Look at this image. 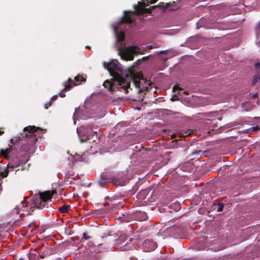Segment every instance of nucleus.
I'll list each match as a JSON object with an SVG mask.
<instances>
[{
	"mask_svg": "<svg viewBox=\"0 0 260 260\" xmlns=\"http://www.w3.org/2000/svg\"><path fill=\"white\" fill-rule=\"evenodd\" d=\"M134 214L131 216V218H134L140 221H144L147 219V214L142 210L133 211Z\"/></svg>",
	"mask_w": 260,
	"mask_h": 260,
	"instance_id": "obj_11",
	"label": "nucleus"
},
{
	"mask_svg": "<svg viewBox=\"0 0 260 260\" xmlns=\"http://www.w3.org/2000/svg\"><path fill=\"white\" fill-rule=\"evenodd\" d=\"M117 220V222L121 221L122 222H128L130 221V217L128 215L125 216V215H123L122 217L120 216L118 218H116Z\"/></svg>",
	"mask_w": 260,
	"mask_h": 260,
	"instance_id": "obj_17",
	"label": "nucleus"
},
{
	"mask_svg": "<svg viewBox=\"0 0 260 260\" xmlns=\"http://www.w3.org/2000/svg\"><path fill=\"white\" fill-rule=\"evenodd\" d=\"M76 84L74 83L73 80L71 79H69L68 81L64 83V87L62 90V91L59 93V95L61 98H63L66 96V94L63 93V91H67L70 89L73 85H76Z\"/></svg>",
	"mask_w": 260,
	"mask_h": 260,
	"instance_id": "obj_13",
	"label": "nucleus"
},
{
	"mask_svg": "<svg viewBox=\"0 0 260 260\" xmlns=\"http://www.w3.org/2000/svg\"><path fill=\"white\" fill-rule=\"evenodd\" d=\"M255 69L259 71H260V63L259 62H256L254 65Z\"/></svg>",
	"mask_w": 260,
	"mask_h": 260,
	"instance_id": "obj_26",
	"label": "nucleus"
},
{
	"mask_svg": "<svg viewBox=\"0 0 260 260\" xmlns=\"http://www.w3.org/2000/svg\"><path fill=\"white\" fill-rule=\"evenodd\" d=\"M166 52H167V50H161V51L158 52V53H159V54H164V53H165Z\"/></svg>",
	"mask_w": 260,
	"mask_h": 260,
	"instance_id": "obj_34",
	"label": "nucleus"
},
{
	"mask_svg": "<svg viewBox=\"0 0 260 260\" xmlns=\"http://www.w3.org/2000/svg\"><path fill=\"white\" fill-rule=\"evenodd\" d=\"M91 238V237L88 236L85 233L83 234V238L85 240H88Z\"/></svg>",
	"mask_w": 260,
	"mask_h": 260,
	"instance_id": "obj_27",
	"label": "nucleus"
},
{
	"mask_svg": "<svg viewBox=\"0 0 260 260\" xmlns=\"http://www.w3.org/2000/svg\"><path fill=\"white\" fill-rule=\"evenodd\" d=\"M101 178L102 181H105V182H112L114 184L122 185L124 184L125 181H120L118 179H114L111 176V173L108 171L103 172L101 175Z\"/></svg>",
	"mask_w": 260,
	"mask_h": 260,
	"instance_id": "obj_8",
	"label": "nucleus"
},
{
	"mask_svg": "<svg viewBox=\"0 0 260 260\" xmlns=\"http://www.w3.org/2000/svg\"><path fill=\"white\" fill-rule=\"evenodd\" d=\"M48 255V250H45L41 252L38 253V255H37L36 254H30L29 256V258L30 260H32L33 258H36L38 259V257H40L41 258H44Z\"/></svg>",
	"mask_w": 260,
	"mask_h": 260,
	"instance_id": "obj_14",
	"label": "nucleus"
},
{
	"mask_svg": "<svg viewBox=\"0 0 260 260\" xmlns=\"http://www.w3.org/2000/svg\"><path fill=\"white\" fill-rule=\"evenodd\" d=\"M2 185H1V183L0 182V192L2 191Z\"/></svg>",
	"mask_w": 260,
	"mask_h": 260,
	"instance_id": "obj_35",
	"label": "nucleus"
},
{
	"mask_svg": "<svg viewBox=\"0 0 260 260\" xmlns=\"http://www.w3.org/2000/svg\"><path fill=\"white\" fill-rule=\"evenodd\" d=\"M151 56H144L141 59H138L131 66V81H133L136 87L139 89L138 92L148 91L151 89L150 81L144 78L141 73L135 72L136 70L139 69L142 62L147 60Z\"/></svg>",
	"mask_w": 260,
	"mask_h": 260,
	"instance_id": "obj_3",
	"label": "nucleus"
},
{
	"mask_svg": "<svg viewBox=\"0 0 260 260\" xmlns=\"http://www.w3.org/2000/svg\"><path fill=\"white\" fill-rule=\"evenodd\" d=\"M99 184H100L101 186L104 187L105 183L103 182L102 181H99Z\"/></svg>",
	"mask_w": 260,
	"mask_h": 260,
	"instance_id": "obj_33",
	"label": "nucleus"
},
{
	"mask_svg": "<svg viewBox=\"0 0 260 260\" xmlns=\"http://www.w3.org/2000/svg\"><path fill=\"white\" fill-rule=\"evenodd\" d=\"M260 79L259 75H255L253 79L252 84L254 85Z\"/></svg>",
	"mask_w": 260,
	"mask_h": 260,
	"instance_id": "obj_22",
	"label": "nucleus"
},
{
	"mask_svg": "<svg viewBox=\"0 0 260 260\" xmlns=\"http://www.w3.org/2000/svg\"><path fill=\"white\" fill-rule=\"evenodd\" d=\"M143 247L144 251H151L156 248V244L151 240L146 239L143 243Z\"/></svg>",
	"mask_w": 260,
	"mask_h": 260,
	"instance_id": "obj_10",
	"label": "nucleus"
},
{
	"mask_svg": "<svg viewBox=\"0 0 260 260\" xmlns=\"http://www.w3.org/2000/svg\"><path fill=\"white\" fill-rule=\"evenodd\" d=\"M19 260H24L23 258H20Z\"/></svg>",
	"mask_w": 260,
	"mask_h": 260,
	"instance_id": "obj_43",
	"label": "nucleus"
},
{
	"mask_svg": "<svg viewBox=\"0 0 260 260\" xmlns=\"http://www.w3.org/2000/svg\"><path fill=\"white\" fill-rule=\"evenodd\" d=\"M259 176H260V174H259Z\"/></svg>",
	"mask_w": 260,
	"mask_h": 260,
	"instance_id": "obj_44",
	"label": "nucleus"
},
{
	"mask_svg": "<svg viewBox=\"0 0 260 260\" xmlns=\"http://www.w3.org/2000/svg\"><path fill=\"white\" fill-rule=\"evenodd\" d=\"M131 108H133L135 110H140L141 108V107H131Z\"/></svg>",
	"mask_w": 260,
	"mask_h": 260,
	"instance_id": "obj_32",
	"label": "nucleus"
},
{
	"mask_svg": "<svg viewBox=\"0 0 260 260\" xmlns=\"http://www.w3.org/2000/svg\"><path fill=\"white\" fill-rule=\"evenodd\" d=\"M48 104H46V105H45V108H46V109H48Z\"/></svg>",
	"mask_w": 260,
	"mask_h": 260,
	"instance_id": "obj_38",
	"label": "nucleus"
},
{
	"mask_svg": "<svg viewBox=\"0 0 260 260\" xmlns=\"http://www.w3.org/2000/svg\"><path fill=\"white\" fill-rule=\"evenodd\" d=\"M114 179H118L121 182L122 181H124L125 182H124V184H122V185L116 184L117 185H118V186H124V185H126L127 183H128L129 182L128 177L127 176H125V174H124L123 173L122 174H119L116 177H114Z\"/></svg>",
	"mask_w": 260,
	"mask_h": 260,
	"instance_id": "obj_15",
	"label": "nucleus"
},
{
	"mask_svg": "<svg viewBox=\"0 0 260 260\" xmlns=\"http://www.w3.org/2000/svg\"><path fill=\"white\" fill-rule=\"evenodd\" d=\"M110 236L113 237L112 240L114 241V243L116 245L122 244L128 238V236L125 234H121L119 236L117 234H114L110 235Z\"/></svg>",
	"mask_w": 260,
	"mask_h": 260,
	"instance_id": "obj_9",
	"label": "nucleus"
},
{
	"mask_svg": "<svg viewBox=\"0 0 260 260\" xmlns=\"http://www.w3.org/2000/svg\"><path fill=\"white\" fill-rule=\"evenodd\" d=\"M140 199H144V197H142V198H139Z\"/></svg>",
	"mask_w": 260,
	"mask_h": 260,
	"instance_id": "obj_42",
	"label": "nucleus"
},
{
	"mask_svg": "<svg viewBox=\"0 0 260 260\" xmlns=\"http://www.w3.org/2000/svg\"><path fill=\"white\" fill-rule=\"evenodd\" d=\"M77 132L82 143L86 142L96 133L91 124L81 126L79 129H77Z\"/></svg>",
	"mask_w": 260,
	"mask_h": 260,
	"instance_id": "obj_5",
	"label": "nucleus"
},
{
	"mask_svg": "<svg viewBox=\"0 0 260 260\" xmlns=\"http://www.w3.org/2000/svg\"><path fill=\"white\" fill-rule=\"evenodd\" d=\"M27 206V203H26L25 200H23L22 202H21L20 207H26Z\"/></svg>",
	"mask_w": 260,
	"mask_h": 260,
	"instance_id": "obj_25",
	"label": "nucleus"
},
{
	"mask_svg": "<svg viewBox=\"0 0 260 260\" xmlns=\"http://www.w3.org/2000/svg\"><path fill=\"white\" fill-rule=\"evenodd\" d=\"M167 60V58H164V60L166 61Z\"/></svg>",
	"mask_w": 260,
	"mask_h": 260,
	"instance_id": "obj_40",
	"label": "nucleus"
},
{
	"mask_svg": "<svg viewBox=\"0 0 260 260\" xmlns=\"http://www.w3.org/2000/svg\"><path fill=\"white\" fill-rule=\"evenodd\" d=\"M119 249H120V250L121 251H127V250H129L130 249V245L128 243V242H127L124 245H123L122 246H121L119 248Z\"/></svg>",
	"mask_w": 260,
	"mask_h": 260,
	"instance_id": "obj_20",
	"label": "nucleus"
},
{
	"mask_svg": "<svg viewBox=\"0 0 260 260\" xmlns=\"http://www.w3.org/2000/svg\"><path fill=\"white\" fill-rule=\"evenodd\" d=\"M55 193H56L55 190H48L40 193L39 198L36 199L35 202L36 206L40 209L48 208V206L47 202L50 200Z\"/></svg>",
	"mask_w": 260,
	"mask_h": 260,
	"instance_id": "obj_6",
	"label": "nucleus"
},
{
	"mask_svg": "<svg viewBox=\"0 0 260 260\" xmlns=\"http://www.w3.org/2000/svg\"><path fill=\"white\" fill-rule=\"evenodd\" d=\"M79 112V108H77L75 109V113L74 114V115H73V119L74 120V123L75 124L76 123V121H75V116L76 115L78 114V112Z\"/></svg>",
	"mask_w": 260,
	"mask_h": 260,
	"instance_id": "obj_24",
	"label": "nucleus"
},
{
	"mask_svg": "<svg viewBox=\"0 0 260 260\" xmlns=\"http://www.w3.org/2000/svg\"><path fill=\"white\" fill-rule=\"evenodd\" d=\"M104 67L113 77L111 80H107L103 83L109 91H115L119 88L126 89L129 88L130 82L123 78L122 69L117 60H112L108 63L104 62Z\"/></svg>",
	"mask_w": 260,
	"mask_h": 260,
	"instance_id": "obj_2",
	"label": "nucleus"
},
{
	"mask_svg": "<svg viewBox=\"0 0 260 260\" xmlns=\"http://www.w3.org/2000/svg\"><path fill=\"white\" fill-rule=\"evenodd\" d=\"M190 134V133H186V136L189 135Z\"/></svg>",
	"mask_w": 260,
	"mask_h": 260,
	"instance_id": "obj_39",
	"label": "nucleus"
},
{
	"mask_svg": "<svg viewBox=\"0 0 260 260\" xmlns=\"http://www.w3.org/2000/svg\"><path fill=\"white\" fill-rule=\"evenodd\" d=\"M74 79L77 82H78V83H76V85H78L79 83H80L81 82L85 81V79L81 75H78V76H76L75 77ZM74 82H75L74 81ZM74 83L75 84V83Z\"/></svg>",
	"mask_w": 260,
	"mask_h": 260,
	"instance_id": "obj_18",
	"label": "nucleus"
},
{
	"mask_svg": "<svg viewBox=\"0 0 260 260\" xmlns=\"http://www.w3.org/2000/svg\"><path fill=\"white\" fill-rule=\"evenodd\" d=\"M178 100V98L176 95H174L171 99L172 101H175V100Z\"/></svg>",
	"mask_w": 260,
	"mask_h": 260,
	"instance_id": "obj_29",
	"label": "nucleus"
},
{
	"mask_svg": "<svg viewBox=\"0 0 260 260\" xmlns=\"http://www.w3.org/2000/svg\"><path fill=\"white\" fill-rule=\"evenodd\" d=\"M115 35L116 37L118 51L121 58L124 60H130V45H126L124 42L125 35L129 34L130 28V11H125L124 16L119 22L112 24Z\"/></svg>",
	"mask_w": 260,
	"mask_h": 260,
	"instance_id": "obj_1",
	"label": "nucleus"
},
{
	"mask_svg": "<svg viewBox=\"0 0 260 260\" xmlns=\"http://www.w3.org/2000/svg\"><path fill=\"white\" fill-rule=\"evenodd\" d=\"M127 71H128V72H130V69H129V68H128V69H127Z\"/></svg>",
	"mask_w": 260,
	"mask_h": 260,
	"instance_id": "obj_41",
	"label": "nucleus"
},
{
	"mask_svg": "<svg viewBox=\"0 0 260 260\" xmlns=\"http://www.w3.org/2000/svg\"><path fill=\"white\" fill-rule=\"evenodd\" d=\"M32 223H29L27 225L28 227H31Z\"/></svg>",
	"mask_w": 260,
	"mask_h": 260,
	"instance_id": "obj_37",
	"label": "nucleus"
},
{
	"mask_svg": "<svg viewBox=\"0 0 260 260\" xmlns=\"http://www.w3.org/2000/svg\"><path fill=\"white\" fill-rule=\"evenodd\" d=\"M40 129L39 127H37L35 126L29 125L24 128L23 131L25 134H21L20 136L16 137L15 138L11 139V143L15 144V142L20 140H22L24 139H27V141L30 144L35 143L38 140V137L35 134L38 129Z\"/></svg>",
	"mask_w": 260,
	"mask_h": 260,
	"instance_id": "obj_4",
	"label": "nucleus"
},
{
	"mask_svg": "<svg viewBox=\"0 0 260 260\" xmlns=\"http://www.w3.org/2000/svg\"><path fill=\"white\" fill-rule=\"evenodd\" d=\"M153 48H154V47L152 45H148V46H146L145 48H144V49H145V51L147 50H150V49H152Z\"/></svg>",
	"mask_w": 260,
	"mask_h": 260,
	"instance_id": "obj_28",
	"label": "nucleus"
},
{
	"mask_svg": "<svg viewBox=\"0 0 260 260\" xmlns=\"http://www.w3.org/2000/svg\"><path fill=\"white\" fill-rule=\"evenodd\" d=\"M176 90H182V88L180 87L178 85H175L173 87V90L175 91Z\"/></svg>",
	"mask_w": 260,
	"mask_h": 260,
	"instance_id": "obj_23",
	"label": "nucleus"
},
{
	"mask_svg": "<svg viewBox=\"0 0 260 260\" xmlns=\"http://www.w3.org/2000/svg\"><path fill=\"white\" fill-rule=\"evenodd\" d=\"M134 12H133L131 11V26L132 25V24L133 23V20L134 19H136V13L138 15L143 14L144 13H147L150 12V10L148 8H146L143 6L141 5V4H139V5L136 6L135 5L134 6Z\"/></svg>",
	"mask_w": 260,
	"mask_h": 260,
	"instance_id": "obj_7",
	"label": "nucleus"
},
{
	"mask_svg": "<svg viewBox=\"0 0 260 260\" xmlns=\"http://www.w3.org/2000/svg\"><path fill=\"white\" fill-rule=\"evenodd\" d=\"M145 49L137 45H131V60L134 58V55L144 54Z\"/></svg>",
	"mask_w": 260,
	"mask_h": 260,
	"instance_id": "obj_12",
	"label": "nucleus"
},
{
	"mask_svg": "<svg viewBox=\"0 0 260 260\" xmlns=\"http://www.w3.org/2000/svg\"><path fill=\"white\" fill-rule=\"evenodd\" d=\"M3 133H4V132L1 131V130H0V135L3 134Z\"/></svg>",
	"mask_w": 260,
	"mask_h": 260,
	"instance_id": "obj_36",
	"label": "nucleus"
},
{
	"mask_svg": "<svg viewBox=\"0 0 260 260\" xmlns=\"http://www.w3.org/2000/svg\"><path fill=\"white\" fill-rule=\"evenodd\" d=\"M57 95H55L54 96H53L51 98V100L52 101H55L57 99Z\"/></svg>",
	"mask_w": 260,
	"mask_h": 260,
	"instance_id": "obj_30",
	"label": "nucleus"
},
{
	"mask_svg": "<svg viewBox=\"0 0 260 260\" xmlns=\"http://www.w3.org/2000/svg\"><path fill=\"white\" fill-rule=\"evenodd\" d=\"M19 208V207H16V208H15V209H14V210H15L14 212H16V213L17 214H19V211H18Z\"/></svg>",
	"mask_w": 260,
	"mask_h": 260,
	"instance_id": "obj_31",
	"label": "nucleus"
},
{
	"mask_svg": "<svg viewBox=\"0 0 260 260\" xmlns=\"http://www.w3.org/2000/svg\"><path fill=\"white\" fill-rule=\"evenodd\" d=\"M69 208V206H67L66 205H64L62 206L61 207H59L58 208V210L63 213H68V209Z\"/></svg>",
	"mask_w": 260,
	"mask_h": 260,
	"instance_id": "obj_19",
	"label": "nucleus"
},
{
	"mask_svg": "<svg viewBox=\"0 0 260 260\" xmlns=\"http://www.w3.org/2000/svg\"><path fill=\"white\" fill-rule=\"evenodd\" d=\"M224 207V204H218L217 211L218 212H221L223 210Z\"/></svg>",
	"mask_w": 260,
	"mask_h": 260,
	"instance_id": "obj_21",
	"label": "nucleus"
},
{
	"mask_svg": "<svg viewBox=\"0 0 260 260\" xmlns=\"http://www.w3.org/2000/svg\"><path fill=\"white\" fill-rule=\"evenodd\" d=\"M12 151V147H10L6 149H2L1 150V153L5 157L8 159L10 157V154L11 152Z\"/></svg>",
	"mask_w": 260,
	"mask_h": 260,
	"instance_id": "obj_16",
	"label": "nucleus"
}]
</instances>
